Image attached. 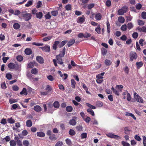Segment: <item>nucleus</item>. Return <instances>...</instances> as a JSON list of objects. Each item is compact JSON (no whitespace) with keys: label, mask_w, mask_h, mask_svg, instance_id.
Segmentation results:
<instances>
[{"label":"nucleus","mask_w":146,"mask_h":146,"mask_svg":"<svg viewBox=\"0 0 146 146\" xmlns=\"http://www.w3.org/2000/svg\"><path fill=\"white\" fill-rule=\"evenodd\" d=\"M40 48L44 52H49L50 50V47L49 46L46 45L44 46L40 47Z\"/></svg>","instance_id":"12"},{"label":"nucleus","mask_w":146,"mask_h":146,"mask_svg":"<svg viewBox=\"0 0 146 146\" xmlns=\"http://www.w3.org/2000/svg\"><path fill=\"white\" fill-rule=\"evenodd\" d=\"M106 135L109 137L114 138L117 140H119L121 139V137L118 135H114L112 133H108L106 134Z\"/></svg>","instance_id":"7"},{"label":"nucleus","mask_w":146,"mask_h":146,"mask_svg":"<svg viewBox=\"0 0 146 146\" xmlns=\"http://www.w3.org/2000/svg\"><path fill=\"white\" fill-rule=\"evenodd\" d=\"M66 142L67 144L68 145H71L72 143L70 139H66Z\"/></svg>","instance_id":"55"},{"label":"nucleus","mask_w":146,"mask_h":146,"mask_svg":"<svg viewBox=\"0 0 146 146\" xmlns=\"http://www.w3.org/2000/svg\"><path fill=\"white\" fill-rule=\"evenodd\" d=\"M53 106L54 108H58L59 107V104L58 102H55L53 104Z\"/></svg>","instance_id":"39"},{"label":"nucleus","mask_w":146,"mask_h":146,"mask_svg":"<svg viewBox=\"0 0 146 146\" xmlns=\"http://www.w3.org/2000/svg\"><path fill=\"white\" fill-rule=\"evenodd\" d=\"M82 139L86 138L87 137V134L86 133H82L80 135Z\"/></svg>","instance_id":"50"},{"label":"nucleus","mask_w":146,"mask_h":146,"mask_svg":"<svg viewBox=\"0 0 146 146\" xmlns=\"http://www.w3.org/2000/svg\"><path fill=\"white\" fill-rule=\"evenodd\" d=\"M66 42L67 41L66 40L63 41L60 43H59L58 46L60 48H61L66 43Z\"/></svg>","instance_id":"30"},{"label":"nucleus","mask_w":146,"mask_h":146,"mask_svg":"<svg viewBox=\"0 0 146 146\" xmlns=\"http://www.w3.org/2000/svg\"><path fill=\"white\" fill-rule=\"evenodd\" d=\"M122 144L123 146H129L130 144L129 143L125 142L124 141H122Z\"/></svg>","instance_id":"62"},{"label":"nucleus","mask_w":146,"mask_h":146,"mask_svg":"<svg viewBox=\"0 0 146 146\" xmlns=\"http://www.w3.org/2000/svg\"><path fill=\"white\" fill-rule=\"evenodd\" d=\"M143 143L144 146H146V137L144 136L143 137Z\"/></svg>","instance_id":"64"},{"label":"nucleus","mask_w":146,"mask_h":146,"mask_svg":"<svg viewBox=\"0 0 146 146\" xmlns=\"http://www.w3.org/2000/svg\"><path fill=\"white\" fill-rule=\"evenodd\" d=\"M111 90L113 91V93L117 96H119V91L114 89L113 87L111 88Z\"/></svg>","instance_id":"28"},{"label":"nucleus","mask_w":146,"mask_h":146,"mask_svg":"<svg viewBox=\"0 0 146 146\" xmlns=\"http://www.w3.org/2000/svg\"><path fill=\"white\" fill-rule=\"evenodd\" d=\"M21 15L25 21H28L30 20L32 17L31 14L30 13H25L23 12L21 14Z\"/></svg>","instance_id":"3"},{"label":"nucleus","mask_w":146,"mask_h":146,"mask_svg":"<svg viewBox=\"0 0 146 146\" xmlns=\"http://www.w3.org/2000/svg\"><path fill=\"white\" fill-rule=\"evenodd\" d=\"M66 50L65 48L64 47L61 53L59 54L58 55H60L61 57H63L64 56L65 54V52Z\"/></svg>","instance_id":"35"},{"label":"nucleus","mask_w":146,"mask_h":146,"mask_svg":"<svg viewBox=\"0 0 146 146\" xmlns=\"http://www.w3.org/2000/svg\"><path fill=\"white\" fill-rule=\"evenodd\" d=\"M49 138L51 141H54L56 139V138L54 135H50L49 137Z\"/></svg>","instance_id":"40"},{"label":"nucleus","mask_w":146,"mask_h":146,"mask_svg":"<svg viewBox=\"0 0 146 146\" xmlns=\"http://www.w3.org/2000/svg\"><path fill=\"white\" fill-rule=\"evenodd\" d=\"M134 97L137 102L141 103L143 102V100L142 98L136 93H134Z\"/></svg>","instance_id":"4"},{"label":"nucleus","mask_w":146,"mask_h":146,"mask_svg":"<svg viewBox=\"0 0 146 146\" xmlns=\"http://www.w3.org/2000/svg\"><path fill=\"white\" fill-rule=\"evenodd\" d=\"M100 31V25H98V27L96 28L95 31L98 34H100L101 33Z\"/></svg>","instance_id":"26"},{"label":"nucleus","mask_w":146,"mask_h":146,"mask_svg":"<svg viewBox=\"0 0 146 146\" xmlns=\"http://www.w3.org/2000/svg\"><path fill=\"white\" fill-rule=\"evenodd\" d=\"M17 59L19 61H21L23 60V58L21 56L19 55L17 56Z\"/></svg>","instance_id":"52"},{"label":"nucleus","mask_w":146,"mask_h":146,"mask_svg":"<svg viewBox=\"0 0 146 146\" xmlns=\"http://www.w3.org/2000/svg\"><path fill=\"white\" fill-rule=\"evenodd\" d=\"M144 22L140 20H138V25H143L144 24Z\"/></svg>","instance_id":"57"},{"label":"nucleus","mask_w":146,"mask_h":146,"mask_svg":"<svg viewBox=\"0 0 146 146\" xmlns=\"http://www.w3.org/2000/svg\"><path fill=\"white\" fill-rule=\"evenodd\" d=\"M75 40L74 39H71L68 43V47L71 46L75 42Z\"/></svg>","instance_id":"20"},{"label":"nucleus","mask_w":146,"mask_h":146,"mask_svg":"<svg viewBox=\"0 0 146 146\" xmlns=\"http://www.w3.org/2000/svg\"><path fill=\"white\" fill-rule=\"evenodd\" d=\"M105 73L104 72H102L100 74H98L96 76V77L97 78L99 79H102L103 77L102 76L104 75Z\"/></svg>","instance_id":"33"},{"label":"nucleus","mask_w":146,"mask_h":146,"mask_svg":"<svg viewBox=\"0 0 146 146\" xmlns=\"http://www.w3.org/2000/svg\"><path fill=\"white\" fill-rule=\"evenodd\" d=\"M60 55H57L56 57V59H54L53 60V63L54 66H57L56 61L58 64L61 65H62L63 66H64L63 62H62V58Z\"/></svg>","instance_id":"1"},{"label":"nucleus","mask_w":146,"mask_h":146,"mask_svg":"<svg viewBox=\"0 0 146 146\" xmlns=\"http://www.w3.org/2000/svg\"><path fill=\"white\" fill-rule=\"evenodd\" d=\"M136 30H138L139 32L146 33V27L145 26L142 27H138L137 28Z\"/></svg>","instance_id":"11"},{"label":"nucleus","mask_w":146,"mask_h":146,"mask_svg":"<svg viewBox=\"0 0 146 146\" xmlns=\"http://www.w3.org/2000/svg\"><path fill=\"white\" fill-rule=\"evenodd\" d=\"M42 16V14L41 12H40L38 13H36V17L37 18L40 19Z\"/></svg>","instance_id":"38"},{"label":"nucleus","mask_w":146,"mask_h":146,"mask_svg":"<svg viewBox=\"0 0 146 146\" xmlns=\"http://www.w3.org/2000/svg\"><path fill=\"white\" fill-rule=\"evenodd\" d=\"M137 57V54L135 52L131 51L129 54L130 60L132 61L134 59H136Z\"/></svg>","instance_id":"5"},{"label":"nucleus","mask_w":146,"mask_h":146,"mask_svg":"<svg viewBox=\"0 0 146 146\" xmlns=\"http://www.w3.org/2000/svg\"><path fill=\"white\" fill-rule=\"evenodd\" d=\"M33 3V0H29L27 2V3L25 5V6L26 7H28L31 5Z\"/></svg>","instance_id":"44"},{"label":"nucleus","mask_w":146,"mask_h":146,"mask_svg":"<svg viewBox=\"0 0 146 146\" xmlns=\"http://www.w3.org/2000/svg\"><path fill=\"white\" fill-rule=\"evenodd\" d=\"M107 52V50L105 49H103L102 50V54L103 55H106Z\"/></svg>","instance_id":"63"},{"label":"nucleus","mask_w":146,"mask_h":146,"mask_svg":"<svg viewBox=\"0 0 146 146\" xmlns=\"http://www.w3.org/2000/svg\"><path fill=\"white\" fill-rule=\"evenodd\" d=\"M138 34L137 32H134L132 34V37L134 38H136L138 36Z\"/></svg>","instance_id":"60"},{"label":"nucleus","mask_w":146,"mask_h":146,"mask_svg":"<svg viewBox=\"0 0 146 146\" xmlns=\"http://www.w3.org/2000/svg\"><path fill=\"white\" fill-rule=\"evenodd\" d=\"M86 118H84L83 119L87 123H89L91 120V118L88 116H86Z\"/></svg>","instance_id":"41"},{"label":"nucleus","mask_w":146,"mask_h":146,"mask_svg":"<svg viewBox=\"0 0 146 146\" xmlns=\"http://www.w3.org/2000/svg\"><path fill=\"white\" fill-rule=\"evenodd\" d=\"M45 90H47V92H48V93H50L52 90V88L50 86L48 85L46 86Z\"/></svg>","instance_id":"29"},{"label":"nucleus","mask_w":146,"mask_h":146,"mask_svg":"<svg viewBox=\"0 0 146 146\" xmlns=\"http://www.w3.org/2000/svg\"><path fill=\"white\" fill-rule=\"evenodd\" d=\"M121 29L123 31H125L127 29V25L125 24L121 26Z\"/></svg>","instance_id":"59"},{"label":"nucleus","mask_w":146,"mask_h":146,"mask_svg":"<svg viewBox=\"0 0 146 146\" xmlns=\"http://www.w3.org/2000/svg\"><path fill=\"white\" fill-rule=\"evenodd\" d=\"M7 121L8 122L10 123H15V120L12 118H8L7 119Z\"/></svg>","instance_id":"47"},{"label":"nucleus","mask_w":146,"mask_h":146,"mask_svg":"<svg viewBox=\"0 0 146 146\" xmlns=\"http://www.w3.org/2000/svg\"><path fill=\"white\" fill-rule=\"evenodd\" d=\"M36 134L37 136L41 137H44L45 136V133L42 132H37Z\"/></svg>","instance_id":"21"},{"label":"nucleus","mask_w":146,"mask_h":146,"mask_svg":"<svg viewBox=\"0 0 146 146\" xmlns=\"http://www.w3.org/2000/svg\"><path fill=\"white\" fill-rule=\"evenodd\" d=\"M96 104L97 106L99 107H102L103 105L102 102L100 101H97L96 102Z\"/></svg>","instance_id":"32"},{"label":"nucleus","mask_w":146,"mask_h":146,"mask_svg":"<svg viewBox=\"0 0 146 146\" xmlns=\"http://www.w3.org/2000/svg\"><path fill=\"white\" fill-rule=\"evenodd\" d=\"M123 98L124 99L127 98L128 101H130L131 99V97L129 93L127 91L123 93Z\"/></svg>","instance_id":"6"},{"label":"nucleus","mask_w":146,"mask_h":146,"mask_svg":"<svg viewBox=\"0 0 146 146\" xmlns=\"http://www.w3.org/2000/svg\"><path fill=\"white\" fill-rule=\"evenodd\" d=\"M21 95L24 94L27 95V90L25 88H24L21 92L20 93Z\"/></svg>","instance_id":"31"},{"label":"nucleus","mask_w":146,"mask_h":146,"mask_svg":"<svg viewBox=\"0 0 146 146\" xmlns=\"http://www.w3.org/2000/svg\"><path fill=\"white\" fill-rule=\"evenodd\" d=\"M73 108L71 106H67L66 108V110L68 112H71L72 111Z\"/></svg>","instance_id":"36"},{"label":"nucleus","mask_w":146,"mask_h":146,"mask_svg":"<svg viewBox=\"0 0 146 146\" xmlns=\"http://www.w3.org/2000/svg\"><path fill=\"white\" fill-rule=\"evenodd\" d=\"M124 133L126 134H129L131 131L130 129L128 127H126L124 128Z\"/></svg>","instance_id":"15"},{"label":"nucleus","mask_w":146,"mask_h":146,"mask_svg":"<svg viewBox=\"0 0 146 146\" xmlns=\"http://www.w3.org/2000/svg\"><path fill=\"white\" fill-rule=\"evenodd\" d=\"M86 105L87 106L92 109H95L96 108L95 106L91 105L88 103H86Z\"/></svg>","instance_id":"48"},{"label":"nucleus","mask_w":146,"mask_h":146,"mask_svg":"<svg viewBox=\"0 0 146 146\" xmlns=\"http://www.w3.org/2000/svg\"><path fill=\"white\" fill-rule=\"evenodd\" d=\"M91 35L88 33H86L84 34V38H88L90 37Z\"/></svg>","instance_id":"56"},{"label":"nucleus","mask_w":146,"mask_h":146,"mask_svg":"<svg viewBox=\"0 0 146 146\" xmlns=\"http://www.w3.org/2000/svg\"><path fill=\"white\" fill-rule=\"evenodd\" d=\"M118 20L119 22L123 23L124 22L125 19L123 17L121 16L118 17Z\"/></svg>","instance_id":"25"},{"label":"nucleus","mask_w":146,"mask_h":146,"mask_svg":"<svg viewBox=\"0 0 146 146\" xmlns=\"http://www.w3.org/2000/svg\"><path fill=\"white\" fill-rule=\"evenodd\" d=\"M128 10L127 7L125 6H123L121 9L118 10L117 14L119 15H123L125 13L127 12Z\"/></svg>","instance_id":"2"},{"label":"nucleus","mask_w":146,"mask_h":146,"mask_svg":"<svg viewBox=\"0 0 146 146\" xmlns=\"http://www.w3.org/2000/svg\"><path fill=\"white\" fill-rule=\"evenodd\" d=\"M77 120V117H73L72 118L70 119L69 122V123L71 125H76V121Z\"/></svg>","instance_id":"9"},{"label":"nucleus","mask_w":146,"mask_h":146,"mask_svg":"<svg viewBox=\"0 0 146 146\" xmlns=\"http://www.w3.org/2000/svg\"><path fill=\"white\" fill-rule=\"evenodd\" d=\"M85 20V18L84 16L82 15L81 17H79L77 19V22L78 23H84Z\"/></svg>","instance_id":"10"},{"label":"nucleus","mask_w":146,"mask_h":146,"mask_svg":"<svg viewBox=\"0 0 146 146\" xmlns=\"http://www.w3.org/2000/svg\"><path fill=\"white\" fill-rule=\"evenodd\" d=\"M52 37V36H49L47 37H45L43 38V40L44 41L49 40L51 39Z\"/></svg>","instance_id":"45"},{"label":"nucleus","mask_w":146,"mask_h":146,"mask_svg":"<svg viewBox=\"0 0 146 146\" xmlns=\"http://www.w3.org/2000/svg\"><path fill=\"white\" fill-rule=\"evenodd\" d=\"M6 77L8 80H11L12 78V76L10 73H7L6 75Z\"/></svg>","instance_id":"53"},{"label":"nucleus","mask_w":146,"mask_h":146,"mask_svg":"<svg viewBox=\"0 0 146 146\" xmlns=\"http://www.w3.org/2000/svg\"><path fill=\"white\" fill-rule=\"evenodd\" d=\"M36 59L37 61L40 64H42L44 63V59L41 56H37L36 58Z\"/></svg>","instance_id":"14"},{"label":"nucleus","mask_w":146,"mask_h":146,"mask_svg":"<svg viewBox=\"0 0 146 146\" xmlns=\"http://www.w3.org/2000/svg\"><path fill=\"white\" fill-rule=\"evenodd\" d=\"M136 64L137 68H139L143 66V63L142 62H137L136 63Z\"/></svg>","instance_id":"34"},{"label":"nucleus","mask_w":146,"mask_h":146,"mask_svg":"<svg viewBox=\"0 0 146 146\" xmlns=\"http://www.w3.org/2000/svg\"><path fill=\"white\" fill-rule=\"evenodd\" d=\"M51 13L52 16H56L58 14V11H53L51 12Z\"/></svg>","instance_id":"61"},{"label":"nucleus","mask_w":146,"mask_h":146,"mask_svg":"<svg viewBox=\"0 0 146 146\" xmlns=\"http://www.w3.org/2000/svg\"><path fill=\"white\" fill-rule=\"evenodd\" d=\"M125 115L126 116H131L135 120H136V117L133 113L126 112Z\"/></svg>","instance_id":"16"},{"label":"nucleus","mask_w":146,"mask_h":146,"mask_svg":"<svg viewBox=\"0 0 146 146\" xmlns=\"http://www.w3.org/2000/svg\"><path fill=\"white\" fill-rule=\"evenodd\" d=\"M9 143L10 146H15L17 144L16 142L13 140L10 141Z\"/></svg>","instance_id":"22"},{"label":"nucleus","mask_w":146,"mask_h":146,"mask_svg":"<svg viewBox=\"0 0 146 146\" xmlns=\"http://www.w3.org/2000/svg\"><path fill=\"white\" fill-rule=\"evenodd\" d=\"M133 27V25L131 23H128L127 24V27L128 28L130 29H132Z\"/></svg>","instance_id":"43"},{"label":"nucleus","mask_w":146,"mask_h":146,"mask_svg":"<svg viewBox=\"0 0 146 146\" xmlns=\"http://www.w3.org/2000/svg\"><path fill=\"white\" fill-rule=\"evenodd\" d=\"M141 17L143 19H146V12H143L141 13Z\"/></svg>","instance_id":"58"},{"label":"nucleus","mask_w":146,"mask_h":146,"mask_svg":"<svg viewBox=\"0 0 146 146\" xmlns=\"http://www.w3.org/2000/svg\"><path fill=\"white\" fill-rule=\"evenodd\" d=\"M26 125L28 127H31L32 125V123L30 120H27L26 123Z\"/></svg>","instance_id":"27"},{"label":"nucleus","mask_w":146,"mask_h":146,"mask_svg":"<svg viewBox=\"0 0 146 146\" xmlns=\"http://www.w3.org/2000/svg\"><path fill=\"white\" fill-rule=\"evenodd\" d=\"M71 84L72 88H75L76 83L74 79H72L71 80Z\"/></svg>","instance_id":"42"},{"label":"nucleus","mask_w":146,"mask_h":146,"mask_svg":"<svg viewBox=\"0 0 146 146\" xmlns=\"http://www.w3.org/2000/svg\"><path fill=\"white\" fill-rule=\"evenodd\" d=\"M135 7L137 9L139 10L142 7V5L140 3H137L135 5Z\"/></svg>","instance_id":"51"},{"label":"nucleus","mask_w":146,"mask_h":146,"mask_svg":"<svg viewBox=\"0 0 146 146\" xmlns=\"http://www.w3.org/2000/svg\"><path fill=\"white\" fill-rule=\"evenodd\" d=\"M59 43L60 42L59 41H56L54 42L52 46L54 49L55 50L56 49L57 46L59 44Z\"/></svg>","instance_id":"18"},{"label":"nucleus","mask_w":146,"mask_h":146,"mask_svg":"<svg viewBox=\"0 0 146 146\" xmlns=\"http://www.w3.org/2000/svg\"><path fill=\"white\" fill-rule=\"evenodd\" d=\"M17 65V66L18 67L17 68H16V65L14 63H10L8 64V66L9 68L13 69L15 68L16 69L20 70L21 67V66L20 65Z\"/></svg>","instance_id":"8"},{"label":"nucleus","mask_w":146,"mask_h":146,"mask_svg":"<svg viewBox=\"0 0 146 146\" xmlns=\"http://www.w3.org/2000/svg\"><path fill=\"white\" fill-rule=\"evenodd\" d=\"M25 52L27 55H29L32 53V51L31 49L27 48L25 49Z\"/></svg>","instance_id":"17"},{"label":"nucleus","mask_w":146,"mask_h":146,"mask_svg":"<svg viewBox=\"0 0 146 146\" xmlns=\"http://www.w3.org/2000/svg\"><path fill=\"white\" fill-rule=\"evenodd\" d=\"M33 109L36 112H39L42 110V108L39 105H36L34 106Z\"/></svg>","instance_id":"13"},{"label":"nucleus","mask_w":146,"mask_h":146,"mask_svg":"<svg viewBox=\"0 0 146 146\" xmlns=\"http://www.w3.org/2000/svg\"><path fill=\"white\" fill-rule=\"evenodd\" d=\"M87 111L91 115H92L94 116V112L91 109L89 108L87 109Z\"/></svg>","instance_id":"37"},{"label":"nucleus","mask_w":146,"mask_h":146,"mask_svg":"<svg viewBox=\"0 0 146 146\" xmlns=\"http://www.w3.org/2000/svg\"><path fill=\"white\" fill-rule=\"evenodd\" d=\"M95 18L96 20H100L102 18V15L100 13H98L96 15Z\"/></svg>","instance_id":"24"},{"label":"nucleus","mask_w":146,"mask_h":146,"mask_svg":"<svg viewBox=\"0 0 146 146\" xmlns=\"http://www.w3.org/2000/svg\"><path fill=\"white\" fill-rule=\"evenodd\" d=\"M69 134L70 135H74L75 134V132L73 130L70 129L69 131Z\"/></svg>","instance_id":"49"},{"label":"nucleus","mask_w":146,"mask_h":146,"mask_svg":"<svg viewBox=\"0 0 146 146\" xmlns=\"http://www.w3.org/2000/svg\"><path fill=\"white\" fill-rule=\"evenodd\" d=\"M38 71L36 69V68L33 69L31 70V72L32 74H36L38 72Z\"/></svg>","instance_id":"46"},{"label":"nucleus","mask_w":146,"mask_h":146,"mask_svg":"<svg viewBox=\"0 0 146 146\" xmlns=\"http://www.w3.org/2000/svg\"><path fill=\"white\" fill-rule=\"evenodd\" d=\"M71 9V5L70 4L67 5L65 7L66 10L67 11L70 10Z\"/></svg>","instance_id":"54"},{"label":"nucleus","mask_w":146,"mask_h":146,"mask_svg":"<svg viewBox=\"0 0 146 146\" xmlns=\"http://www.w3.org/2000/svg\"><path fill=\"white\" fill-rule=\"evenodd\" d=\"M112 62L111 60L106 59L104 62V63L107 66L110 65L111 64Z\"/></svg>","instance_id":"19"},{"label":"nucleus","mask_w":146,"mask_h":146,"mask_svg":"<svg viewBox=\"0 0 146 146\" xmlns=\"http://www.w3.org/2000/svg\"><path fill=\"white\" fill-rule=\"evenodd\" d=\"M20 27V25L17 23H15L13 25V27L15 29H18Z\"/></svg>","instance_id":"23"}]
</instances>
